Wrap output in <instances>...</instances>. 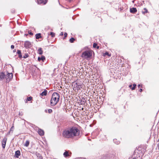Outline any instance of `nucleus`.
Segmentation results:
<instances>
[{
    "label": "nucleus",
    "mask_w": 159,
    "mask_h": 159,
    "mask_svg": "<svg viewBox=\"0 0 159 159\" xmlns=\"http://www.w3.org/2000/svg\"><path fill=\"white\" fill-rule=\"evenodd\" d=\"M80 133L79 130L77 128L73 127L64 130L62 134L64 138H70L79 135Z\"/></svg>",
    "instance_id": "nucleus-1"
},
{
    "label": "nucleus",
    "mask_w": 159,
    "mask_h": 159,
    "mask_svg": "<svg viewBox=\"0 0 159 159\" xmlns=\"http://www.w3.org/2000/svg\"><path fill=\"white\" fill-rule=\"evenodd\" d=\"M59 98L60 95L58 93L56 92L53 93L50 100V105L52 106H55L59 102Z\"/></svg>",
    "instance_id": "nucleus-2"
},
{
    "label": "nucleus",
    "mask_w": 159,
    "mask_h": 159,
    "mask_svg": "<svg viewBox=\"0 0 159 159\" xmlns=\"http://www.w3.org/2000/svg\"><path fill=\"white\" fill-rule=\"evenodd\" d=\"M145 151V149L144 148H139L138 149L135 150L134 153V156H136L137 157H140L141 159Z\"/></svg>",
    "instance_id": "nucleus-3"
},
{
    "label": "nucleus",
    "mask_w": 159,
    "mask_h": 159,
    "mask_svg": "<svg viewBox=\"0 0 159 159\" xmlns=\"http://www.w3.org/2000/svg\"><path fill=\"white\" fill-rule=\"evenodd\" d=\"M92 56V53L90 51H85L82 52L81 57L82 58L87 59L90 57Z\"/></svg>",
    "instance_id": "nucleus-4"
},
{
    "label": "nucleus",
    "mask_w": 159,
    "mask_h": 159,
    "mask_svg": "<svg viewBox=\"0 0 159 159\" xmlns=\"http://www.w3.org/2000/svg\"><path fill=\"white\" fill-rule=\"evenodd\" d=\"M13 74L12 73H9L8 71L5 73V79L6 80V83H8L12 79Z\"/></svg>",
    "instance_id": "nucleus-5"
},
{
    "label": "nucleus",
    "mask_w": 159,
    "mask_h": 159,
    "mask_svg": "<svg viewBox=\"0 0 159 159\" xmlns=\"http://www.w3.org/2000/svg\"><path fill=\"white\" fill-rule=\"evenodd\" d=\"M107 159H118L114 153L109 154L106 157Z\"/></svg>",
    "instance_id": "nucleus-6"
},
{
    "label": "nucleus",
    "mask_w": 159,
    "mask_h": 159,
    "mask_svg": "<svg viewBox=\"0 0 159 159\" xmlns=\"http://www.w3.org/2000/svg\"><path fill=\"white\" fill-rule=\"evenodd\" d=\"M32 45L30 42L27 41L25 42L24 43V47L27 49L30 48Z\"/></svg>",
    "instance_id": "nucleus-7"
},
{
    "label": "nucleus",
    "mask_w": 159,
    "mask_h": 159,
    "mask_svg": "<svg viewBox=\"0 0 159 159\" xmlns=\"http://www.w3.org/2000/svg\"><path fill=\"white\" fill-rule=\"evenodd\" d=\"M47 0H36L38 4L44 5L47 2Z\"/></svg>",
    "instance_id": "nucleus-8"
},
{
    "label": "nucleus",
    "mask_w": 159,
    "mask_h": 159,
    "mask_svg": "<svg viewBox=\"0 0 159 159\" xmlns=\"http://www.w3.org/2000/svg\"><path fill=\"white\" fill-rule=\"evenodd\" d=\"M5 73L1 72H0V81H2L5 79Z\"/></svg>",
    "instance_id": "nucleus-9"
},
{
    "label": "nucleus",
    "mask_w": 159,
    "mask_h": 159,
    "mask_svg": "<svg viewBox=\"0 0 159 159\" xmlns=\"http://www.w3.org/2000/svg\"><path fill=\"white\" fill-rule=\"evenodd\" d=\"M76 87L78 90H80L82 88V85L79 83H76Z\"/></svg>",
    "instance_id": "nucleus-10"
},
{
    "label": "nucleus",
    "mask_w": 159,
    "mask_h": 159,
    "mask_svg": "<svg viewBox=\"0 0 159 159\" xmlns=\"http://www.w3.org/2000/svg\"><path fill=\"white\" fill-rule=\"evenodd\" d=\"M7 140V139L5 138H3L2 140V146L3 148H4L5 147Z\"/></svg>",
    "instance_id": "nucleus-11"
},
{
    "label": "nucleus",
    "mask_w": 159,
    "mask_h": 159,
    "mask_svg": "<svg viewBox=\"0 0 159 159\" xmlns=\"http://www.w3.org/2000/svg\"><path fill=\"white\" fill-rule=\"evenodd\" d=\"M130 11L131 13H135L137 11V9L135 7H133L130 9Z\"/></svg>",
    "instance_id": "nucleus-12"
},
{
    "label": "nucleus",
    "mask_w": 159,
    "mask_h": 159,
    "mask_svg": "<svg viewBox=\"0 0 159 159\" xmlns=\"http://www.w3.org/2000/svg\"><path fill=\"white\" fill-rule=\"evenodd\" d=\"M20 155V151L17 150L15 152V156L16 157L18 158Z\"/></svg>",
    "instance_id": "nucleus-13"
},
{
    "label": "nucleus",
    "mask_w": 159,
    "mask_h": 159,
    "mask_svg": "<svg viewBox=\"0 0 159 159\" xmlns=\"http://www.w3.org/2000/svg\"><path fill=\"white\" fill-rule=\"evenodd\" d=\"M38 134L40 136H43L44 134V131L41 129H39L38 131Z\"/></svg>",
    "instance_id": "nucleus-14"
},
{
    "label": "nucleus",
    "mask_w": 159,
    "mask_h": 159,
    "mask_svg": "<svg viewBox=\"0 0 159 159\" xmlns=\"http://www.w3.org/2000/svg\"><path fill=\"white\" fill-rule=\"evenodd\" d=\"M47 91L46 89H45L44 91L40 93V95L42 96H46L47 94Z\"/></svg>",
    "instance_id": "nucleus-15"
},
{
    "label": "nucleus",
    "mask_w": 159,
    "mask_h": 159,
    "mask_svg": "<svg viewBox=\"0 0 159 159\" xmlns=\"http://www.w3.org/2000/svg\"><path fill=\"white\" fill-rule=\"evenodd\" d=\"M17 53L18 55V57L20 58L21 59L23 57L21 51L20 50H17Z\"/></svg>",
    "instance_id": "nucleus-16"
},
{
    "label": "nucleus",
    "mask_w": 159,
    "mask_h": 159,
    "mask_svg": "<svg viewBox=\"0 0 159 159\" xmlns=\"http://www.w3.org/2000/svg\"><path fill=\"white\" fill-rule=\"evenodd\" d=\"M45 59V57L43 56H42L41 57H38V59L39 61H40L42 60L43 61H44Z\"/></svg>",
    "instance_id": "nucleus-17"
},
{
    "label": "nucleus",
    "mask_w": 159,
    "mask_h": 159,
    "mask_svg": "<svg viewBox=\"0 0 159 159\" xmlns=\"http://www.w3.org/2000/svg\"><path fill=\"white\" fill-rule=\"evenodd\" d=\"M38 53L39 54L42 55L43 53V51L42 50V49L41 48H39L38 50Z\"/></svg>",
    "instance_id": "nucleus-18"
},
{
    "label": "nucleus",
    "mask_w": 159,
    "mask_h": 159,
    "mask_svg": "<svg viewBox=\"0 0 159 159\" xmlns=\"http://www.w3.org/2000/svg\"><path fill=\"white\" fill-rule=\"evenodd\" d=\"M63 155L65 157H66L69 156L68 152V151H66L63 153Z\"/></svg>",
    "instance_id": "nucleus-19"
},
{
    "label": "nucleus",
    "mask_w": 159,
    "mask_h": 159,
    "mask_svg": "<svg viewBox=\"0 0 159 159\" xmlns=\"http://www.w3.org/2000/svg\"><path fill=\"white\" fill-rule=\"evenodd\" d=\"M35 37L36 39H39L41 37V34L40 33L37 34L35 35Z\"/></svg>",
    "instance_id": "nucleus-20"
},
{
    "label": "nucleus",
    "mask_w": 159,
    "mask_h": 159,
    "mask_svg": "<svg viewBox=\"0 0 159 159\" xmlns=\"http://www.w3.org/2000/svg\"><path fill=\"white\" fill-rule=\"evenodd\" d=\"M136 86V84H133V87H132V85H130L129 86V87L132 90H134L135 89Z\"/></svg>",
    "instance_id": "nucleus-21"
},
{
    "label": "nucleus",
    "mask_w": 159,
    "mask_h": 159,
    "mask_svg": "<svg viewBox=\"0 0 159 159\" xmlns=\"http://www.w3.org/2000/svg\"><path fill=\"white\" fill-rule=\"evenodd\" d=\"M44 111L45 113H47L48 112L49 113L51 114L52 112V110L51 109H49L48 111L46 109Z\"/></svg>",
    "instance_id": "nucleus-22"
},
{
    "label": "nucleus",
    "mask_w": 159,
    "mask_h": 159,
    "mask_svg": "<svg viewBox=\"0 0 159 159\" xmlns=\"http://www.w3.org/2000/svg\"><path fill=\"white\" fill-rule=\"evenodd\" d=\"M113 142L116 144H118L120 143V142L117 140L116 139H115L113 140Z\"/></svg>",
    "instance_id": "nucleus-23"
},
{
    "label": "nucleus",
    "mask_w": 159,
    "mask_h": 159,
    "mask_svg": "<svg viewBox=\"0 0 159 159\" xmlns=\"http://www.w3.org/2000/svg\"><path fill=\"white\" fill-rule=\"evenodd\" d=\"M148 12V10L146 8H144L143 9V10L142 11V13L143 14H145L146 13H147Z\"/></svg>",
    "instance_id": "nucleus-24"
},
{
    "label": "nucleus",
    "mask_w": 159,
    "mask_h": 159,
    "mask_svg": "<svg viewBox=\"0 0 159 159\" xmlns=\"http://www.w3.org/2000/svg\"><path fill=\"white\" fill-rule=\"evenodd\" d=\"M93 47L94 48H96L97 49H98L99 48V46H98L97 44L96 43H94L93 44Z\"/></svg>",
    "instance_id": "nucleus-25"
},
{
    "label": "nucleus",
    "mask_w": 159,
    "mask_h": 159,
    "mask_svg": "<svg viewBox=\"0 0 159 159\" xmlns=\"http://www.w3.org/2000/svg\"><path fill=\"white\" fill-rule=\"evenodd\" d=\"M106 55H107L109 57H110L111 56V54H109L108 52H106L105 53H103V56H105Z\"/></svg>",
    "instance_id": "nucleus-26"
},
{
    "label": "nucleus",
    "mask_w": 159,
    "mask_h": 159,
    "mask_svg": "<svg viewBox=\"0 0 159 159\" xmlns=\"http://www.w3.org/2000/svg\"><path fill=\"white\" fill-rule=\"evenodd\" d=\"M30 144V142L29 140H26L25 144L24 145L26 147H28L29 145Z\"/></svg>",
    "instance_id": "nucleus-27"
},
{
    "label": "nucleus",
    "mask_w": 159,
    "mask_h": 159,
    "mask_svg": "<svg viewBox=\"0 0 159 159\" xmlns=\"http://www.w3.org/2000/svg\"><path fill=\"white\" fill-rule=\"evenodd\" d=\"M36 156L38 157H39V159H42L43 157H42L41 156V155L39 153H36Z\"/></svg>",
    "instance_id": "nucleus-28"
},
{
    "label": "nucleus",
    "mask_w": 159,
    "mask_h": 159,
    "mask_svg": "<svg viewBox=\"0 0 159 159\" xmlns=\"http://www.w3.org/2000/svg\"><path fill=\"white\" fill-rule=\"evenodd\" d=\"M75 40V39L73 38V37H72L69 40V41L71 43H73L74 42V41Z\"/></svg>",
    "instance_id": "nucleus-29"
},
{
    "label": "nucleus",
    "mask_w": 159,
    "mask_h": 159,
    "mask_svg": "<svg viewBox=\"0 0 159 159\" xmlns=\"http://www.w3.org/2000/svg\"><path fill=\"white\" fill-rule=\"evenodd\" d=\"M29 57V55L28 53H25V55L23 56V58H26Z\"/></svg>",
    "instance_id": "nucleus-30"
},
{
    "label": "nucleus",
    "mask_w": 159,
    "mask_h": 159,
    "mask_svg": "<svg viewBox=\"0 0 159 159\" xmlns=\"http://www.w3.org/2000/svg\"><path fill=\"white\" fill-rule=\"evenodd\" d=\"M50 35L52 37H53L55 36V34L53 32H51L50 33Z\"/></svg>",
    "instance_id": "nucleus-31"
},
{
    "label": "nucleus",
    "mask_w": 159,
    "mask_h": 159,
    "mask_svg": "<svg viewBox=\"0 0 159 159\" xmlns=\"http://www.w3.org/2000/svg\"><path fill=\"white\" fill-rule=\"evenodd\" d=\"M32 98L30 96L29 97H28L27 98V99L28 101H30V100H31V99H32Z\"/></svg>",
    "instance_id": "nucleus-32"
},
{
    "label": "nucleus",
    "mask_w": 159,
    "mask_h": 159,
    "mask_svg": "<svg viewBox=\"0 0 159 159\" xmlns=\"http://www.w3.org/2000/svg\"><path fill=\"white\" fill-rule=\"evenodd\" d=\"M14 129V127L13 126H12V127H11L10 130V131L9 132V133L11 131H13Z\"/></svg>",
    "instance_id": "nucleus-33"
},
{
    "label": "nucleus",
    "mask_w": 159,
    "mask_h": 159,
    "mask_svg": "<svg viewBox=\"0 0 159 159\" xmlns=\"http://www.w3.org/2000/svg\"><path fill=\"white\" fill-rule=\"evenodd\" d=\"M134 157L132 159H140V157H137L136 156H134Z\"/></svg>",
    "instance_id": "nucleus-34"
},
{
    "label": "nucleus",
    "mask_w": 159,
    "mask_h": 159,
    "mask_svg": "<svg viewBox=\"0 0 159 159\" xmlns=\"http://www.w3.org/2000/svg\"><path fill=\"white\" fill-rule=\"evenodd\" d=\"M64 37L63 38V39H65V38L67 36V34L66 33H64Z\"/></svg>",
    "instance_id": "nucleus-35"
},
{
    "label": "nucleus",
    "mask_w": 159,
    "mask_h": 159,
    "mask_svg": "<svg viewBox=\"0 0 159 159\" xmlns=\"http://www.w3.org/2000/svg\"><path fill=\"white\" fill-rule=\"evenodd\" d=\"M23 115V113L21 112V113L20 112H19V115L20 116H22Z\"/></svg>",
    "instance_id": "nucleus-36"
},
{
    "label": "nucleus",
    "mask_w": 159,
    "mask_h": 159,
    "mask_svg": "<svg viewBox=\"0 0 159 159\" xmlns=\"http://www.w3.org/2000/svg\"><path fill=\"white\" fill-rule=\"evenodd\" d=\"M138 87L139 88H142V85H141V84H138Z\"/></svg>",
    "instance_id": "nucleus-37"
},
{
    "label": "nucleus",
    "mask_w": 159,
    "mask_h": 159,
    "mask_svg": "<svg viewBox=\"0 0 159 159\" xmlns=\"http://www.w3.org/2000/svg\"><path fill=\"white\" fill-rule=\"evenodd\" d=\"M15 46L14 45H11V48L12 49H14V48Z\"/></svg>",
    "instance_id": "nucleus-38"
},
{
    "label": "nucleus",
    "mask_w": 159,
    "mask_h": 159,
    "mask_svg": "<svg viewBox=\"0 0 159 159\" xmlns=\"http://www.w3.org/2000/svg\"><path fill=\"white\" fill-rule=\"evenodd\" d=\"M29 34L31 35H33V33L32 32H30L29 31Z\"/></svg>",
    "instance_id": "nucleus-39"
},
{
    "label": "nucleus",
    "mask_w": 159,
    "mask_h": 159,
    "mask_svg": "<svg viewBox=\"0 0 159 159\" xmlns=\"http://www.w3.org/2000/svg\"><path fill=\"white\" fill-rule=\"evenodd\" d=\"M143 91V90L142 89L140 88L139 89V91L140 92H141Z\"/></svg>",
    "instance_id": "nucleus-40"
},
{
    "label": "nucleus",
    "mask_w": 159,
    "mask_h": 159,
    "mask_svg": "<svg viewBox=\"0 0 159 159\" xmlns=\"http://www.w3.org/2000/svg\"><path fill=\"white\" fill-rule=\"evenodd\" d=\"M60 35L61 36L63 35V32H61V33L60 34Z\"/></svg>",
    "instance_id": "nucleus-41"
},
{
    "label": "nucleus",
    "mask_w": 159,
    "mask_h": 159,
    "mask_svg": "<svg viewBox=\"0 0 159 159\" xmlns=\"http://www.w3.org/2000/svg\"><path fill=\"white\" fill-rule=\"evenodd\" d=\"M76 159H84V158H82V157H79V158H77Z\"/></svg>",
    "instance_id": "nucleus-42"
},
{
    "label": "nucleus",
    "mask_w": 159,
    "mask_h": 159,
    "mask_svg": "<svg viewBox=\"0 0 159 159\" xmlns=\"http://www.w3.org/2000/svg\"><path fill=\"white\" fill-rule=\"evenodd\" d=\"M157 146L158 147V149L159 150V143L157 144Z\"/></svg>",
    "instance_id": "nucleus-43"
},
{
    "label": "nucleus",
    "mask_w": 159,
    "mask_h": 159,
    "mask_svg": "<svg viewBox=\"0 0 159 159\" xmlns=\"http://www.w3.org/2000/svg\"><path fill=\"white\" fill-rule=\"evenodd\" d=\"M12 12L13 13H14L15 12V10H13V11H12Z\"/></svg>",
    "instance_id": "nucleus-44"
},
{
    "label": "nucleus",
    "mask_w": 159,
    "mask_h": 159,
    "mask_svg": "<svg viewBox=\"0 0 159 159\" xmlns=\"http://www.w3.org/2000/svg\"><path fill=\"white\" fill-rule=\"evenodd\" d=\"M13 52H16V49H14L13 51Z\"/></svg>",
    "instance_id": "nucleus-45"
},
{
    "label": "nucleus",
    "mask_w": 159,
    "mask_h": 159,
    "mask_svg": "<svg viewBox=\"0 0 159 159\" xmlns=\"http://www.w3.org/2000/svg\"><path fill=\"white\" fill-rule=\"evenodd\" d=\"M82 110H83V108H82Z\"/></svg>",
    "instance_id": "nucleus-46"
}]
</instances>
